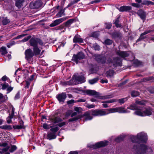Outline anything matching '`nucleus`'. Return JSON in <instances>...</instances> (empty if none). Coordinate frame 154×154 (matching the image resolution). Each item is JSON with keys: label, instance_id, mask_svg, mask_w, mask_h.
<instances>
[{"label": "nucleus", "instance_id": "f257e3e1", "mask_svg": "<svg viewBox=\"0 0 154 154\" xmlns=\"http://www.w3.org/2000/svg\"><path fill=\"white\" fill-rule=\"evenodd\" d=\"M131 140L133 142H140L141 143L139 147L134 146V149H138L142 153H145L147 152H152V148L147 146L144 143L147 139V134L144 132H141L137 134V137L134 136H131Z\"/></svg>", "mask_w": 154, "mask_h": 154}, {"label": "nucleus", "instance_id": "f03ea898", "mask_svg": "<svg viewBox=\"0 0 154 154\" xmlns=\"http://www.w3.org/2000/svg\"><path fill=\"white\" fill-rule=\"evenodd\" d=\"M127 109L132 110H136L134 114L141 116H149L151 115L152 110L151 109H147L144 110V108L143 107L139 106L136 104L131 105L127 107Z\"/></svg>", "mask_w": 154, "mask_h": 154}, {"label": "nucleus", "instance_id": "7ed1b4c3", "mask_svg": "<svg viewBox=\"0 0 154 154\" xmlns=\"http://www.w3.org/2000/svg\"><path fill=\"white\" fill-rule=\"evenodd\" d=\"M30 43L31 45L33 46V50L35 55L40 54L41 49L42 48L44 45L42 41L38 38H31L30 40Z\"/></svg>", "mask_w": 154, "mask_h": 154}, {"label": "nucleus", "instance_id": "20e7f679", "mask_svg": "<svg viewBox=\"0 0 154 154\" xmlns=\"http://www.w3.org/2000/svg\"><path fill=\"white\" fill-rule=\"evenodd\" d=\"M91 114L94 116H101L109 114L108 109H96L91 111Z\"/></svg>", "mask_w": 154, "mask_h": 154}, {"label": "nucleus", "instance_id": "39448f33", "mask_svg": "<svg viewBox=\"0 0 154 154\" xmlns=\"http://www.w3.org/2000/svg\"><path fill=\"white\" fill-rule=\"evenodd\" d=\"M109 114L118 112L119 113H129L130 111L128 109H125V108L122 107H117L114 108L108 109Z\"/></svg>", "mask_w": 154, "mask_h": 154}, {"label": "nucleus", "instance_id": "423d86ee", "mask_svg": "<svg viewBox=\"0 0 154 154\" xmlns=\"http://www.w3.org/2000/svg\"><path fill=\"white\" fill-rule=\"evenodd\" d=\"M84 93V94H86L88 95H94L97 98L99 99H103L105 98L104 97L101 96L100 93L93 90H87Z\"/></svg>", "mask_w": 154, "mask_h": 154}, {"label": "nucleus", "instance_id": "0eeeda50", "mask_svg": "<svg viewBox=\"0 0 154 154\" xmlns=\"http://www.w3.org/2000/svg\"><path fill=\"white\" fill-rule=\"evenodd\" d=\"M108 142V141H100L96 143L95 144H88V146L89 147L92 148L94 149H96L106 146L107 145Z\"/></svg>", "mask_w": 154, "mask_h": 154}, {"label": "nucleus", "instance_id": "6e6552de", "mask_svg": "<svg viewBox=\"0 0 154 154\" xmlns=\"http://www.w3.org/2000/svg\"><path fill=\"white\" fill-rule=\"evenodd\" d=\"M72 80L74 82L72 83L75 84L81 83L85 82V80L84 76L82 75L80 76H76L75 75H73Z\"/></svg>", "mask_w": 154, "mask_h": 154}, {"label": "nucleus", "instance_id": "1a4fd4ad", "mask_svg": "<svg viewBox=\"0 0 154 154\" xmlns=\"http://www.w3.org/2000/svg\"><path fill=\"white\" fill-rule=\"evenodd\" d=\"M57 113L53 114L50 118V120L51 122L54 124L58 123L62 121L63 119L61 118V116H58Z\"/></svg>", "mask_w": 154, "mask_h": 154}, {"label": "nucleus", "instance_id": "9d476101", "mask_svg": "<svg viewBox=\"0 0 154 154\" xmlns=\"http://www.w3.org/2000/svg\"><path fill=\"white\" fill-rule=\"evenodd\" d=\"M74 20L73 19H70L67 22H66L65 24H63L60 25V26H58L57 27V29H62L63 30L62 32H64L65 30V28L64 27L65 26H69L70 25L72 24Z\"/></svg>", "mask_w": 154, "mask_h": 154}, {"label": "nucleus", "instance_id": "9b49d317", "mask_svg": "<svg viewBox=\"0 0 154 154\" xmlns=\"http://www.w3.org/2000/svg\"><path fill=\"white\" fill-rule=\"evenodd\" d=\"M85 57V55L82 52H80L78 53L77 55H73L72 60L74 61L76 64H77L78 61L81 59L84 58Z\"/></svg>", "mask_w": 154, "mask_h": 154}, {"label": "nucleus", "instance_id": "f8f14e48", "mask_svg": "<svg viewBox=\"0 0 154 154\" xmlns=\"http://www.w3.org/2000/svg\"><path fill=\"white\" fill-rule=\"evenodd\" d=\"M56 97L60 103H63L66 97V94L65 93H62L57 95Z\"/></svg>", "mask_w": 154, "mask_h": 154}, {"label": "nucleus", "instance_id": "ddd939ff", "mask_svg": "<svg viewBox=\"0 0 154 154\" xmlns=\"http://www.w3.org/2000/svg\"><path fill=\"white\" fill-rule=\"evenodd\" d=\"M66 17H64L54 20L52 23L50 25L51 27H54L58 25L66 19Z\"/></svg>", "mask_w": 154, "mask_h": 154}, {"label": "nucleus", "instance_id": "4468645a", "mask_svg": "<svg viewBox=\"0 0 154 154\" xmlns=\"http://www.w3.org/2000/svg\"><path fill=\"white\" fill-rule=\"evenodd\" d=\"M42 2L41 1H38L34 2L31 3L30 7L32 9H38L41 6Z\"/></svg>", "mask_w": 154, "mask_h": 154}, {"label": "nucleus", "instance_id": "2eb2a0df", "mask_svg": "<svg viewBox=\"0 0 154 154\" xmlns=\"http://www.w3.org/2000/svg\"><path fill=\"white\" fill-rule=\"evenodd\" d=\"M1 85L2 86V90H4L7 89V94L11 92L13 88V87H11V86H9V84L6 82L2 84Z\"/></svg>", "mask_w": 154, "mask_h": 154}, {"label": "nucleus", "instance_id": "dca6fc26", "mask_svg": "<svg viewBox=\"0 0 154 154\" xmlns=\"http://www.w3.org/2000/svg\"><path fill=\"white\" fill-rule=\"evenodd\" d=\"M25 54L26 58L28 60L34 56V53L31 49H29L26 50Z\"/></svg>", "mask_w": 154, "mask_h": 154}, {"label": "nucleus", "instance_id": "f3484780", "mask_svg": "<svg viewBox=\"0 0 154 154\" xmlns=\"http://www.w3.org/2000/svg\"><path fill=\"white\" fill-rule=\"evenodd\" d=\"M117 54L121 57L124 58L128 57L130 54L131 52L129 51H119L117 52Z\"/></svg>", "mask_w": 154, "mask_h": 154}, {"label": "nucleus", "instance_id": "a211bd4d", "mask_svg": "<svg viewBox=\"0 0 154 154\" xmlns=\"http://www.w3.org/2000/svg\"><path fill=\"white\" fill-rule=\"evenodd\" d=\"M111 63L114 66H120L122 64L120 59L118 57L114 59L113 61Z\"/></svg>", "mask_w": 154, "mask_h": 154}, {"label": "nucleus", "instance_id": "6ab92c4d", "mask_svg": "<svg viewBox=\"0 0 154 154\" xmlns=\"http://www.w3.org/2000/svg\"><path fill=\"white\" fill-rule=\"evenodd\" d=\"M131 9V7L130 6H124L120 7L119 10L120 11L123 12L128 11Z\"/></svg>", "mask_w": 154, "mask_h": 154}, {"label": "nucleus", "instance_id": "aec40b11", "mask_svg": "<svg viewBox=\"0 0 154 154\" xmlns=\"http://www.w3.org/2000/svg\"><path fill=\"white\" fill-rule=\"evenodd\" d=\"M24 2V0H19L15 1V5L18 8H21L23 5V4Z\"/></svg>", "mask_w": 154, "mask_h": 154}, {"label": "nucleus", "instance_id": "412c9836", "mask_svg": "<svg viewBox=\"0 0 154 154\" xmlns=\"http://www.w3.org/2000/svg\"><path fill=\"white\" fill-rule=\"evenodd\" d=\"M96 60L99 63H103L105 62L106 58L104 57H102L100 55H98L96 58Z\"/></svg>", "mask_w": 154, "mask_h": 154}, {"label": "nucleus", "instance_id": "4be33fe9", "mask_svg": "<svg viewBox=\"0 0 154 154\" xmlns=\"http://www.w3.org/2000/svg\"><path fill=\"white\" fill-rule=\"evenodd\" d=\"M137 14L142 19H144L145 18L146 13L143 10H139L137 12Z\"/></svg>", "mask_w": 154, "mask_h": 154}, {"label": "nucleus", "instance_id": "5701e85b", "mask_svg": "<svg viewBox=\"0 0 154 154\" xmlns=\"http://www.w3.org/2000/svg\"><path fill=\"white\" fill-rule=\"evenodd\" d=\"M48 138L50 140L56 138V136L54 133L48 132L47 135Z\"/></svg>", "mask_w": 154, "mask_h": 154}, {"label": "nucleus", "instance_id": "b1692460", "mask_svg": "<svg viewBox=\"0 0 154 154\" xmlns=\"http://www.w3.org/2000/svg\"><path fill=\"white\" fill-rule=\"evenodd\" d=\"M90 113L89 112H86L84 113V116H86L85 119V120H91L92 119V117L90 115Z\"/></svg>", "mask_w": 154, "mask_h": 154}, {"label": "nucleus", "instance_id": "393cba45", "mask_svg": "<svg viewBox=\"0 0 154 154\" xmlns=\"http://www.w3.org/2000/svg\"><path fill=\"white\" fill-rule=\"evenodd\" d=\"M0 51L2 52V54L3 57H5V55L8 53L6 48L4 47H2L0 48Z\"/></svg>", "mask_w": 154, "mask_h": 154}, {"label": "nucleus", "instance_id": "a878e982", "mask_svg": "<svg viewBox=\"0 0 154 154\" xmlns=\"http://www.w3.org/2000/svg\"><path fill=\"white\" fill-rule=\"evenodd\" d=\"M65 8L64 9H61L60 11L56 15V16L57 17H60L61 16L64 15L65 14L64 13V11L65 10Z\"/></svg>", "mask_w": 154, "mask_h": 154}, {"label": "nucleus", "instance_id": "bb28decb", "mask_svg": "<svg viewBox=\"0 0 154 154\" xmlns=\"http://www.w3.org/2000/svg\"><path fill=\"white\" fill-rule=\"evenodd\" d=\"M73 41L74 42L82 43L83 42L82 39L76 36H75L74 37L73 39Z\"/></svg>", "mask_w": 154, "mask_h": 154}, {"label": "nucleus", "instance_id": "cd10ccee", "mask_svg": "<svg viewBox=\"0 0 154 154\" xmlns=\"http://www.w3.org/2000/svg\"><path fill=\"white\" fill-rule=\"evenodd\" d=\"M114 74V72L113 70H109L106 73V76L108 78L111 77L113 76Z\"/></svg>", "mask_w": 154, "mask_h": 154}, {"label": "nucleus", "instance_id": "c85d7f7f", "mask_svg": "<svg viewBox=\"0 0 154 154\" xmlns=\"http://www.w3.org/2000/svg\"><path fill=\"white\" fill-rule=\"evenodd\" d=\"M149 32H150L149 31H147L145 32H144L143 33H142L141 34V35H140V37L137 41V42L139 41L140 40H141L144 39L145 38V37L144 36V35H146V34L149 33Z\"/></svg>", "mask_w": 154, "mask_h": 154}, {"label": "nucleus", "instance_id": "c756f323", "mask_svg": "<svg viewBox=\"0 0 154 154\" xmlns=\"http://www.w3.org/2000/svg\"><path fill=\"white\" fill-rule=\"evenodd\" d=\"M0 128L5 130H9L12 129V127L10 125H5L0 126Z\"/></svg>", "mask_w": 154, "mask_h": 154}, {"label": "nucleus", "instance_id": "7c9ffc66", "mask_svg": "<svg viewBox=\"0 0 154 154\" xmlns=\"http://www.w3.org/2000/svg\"><path fill=\"white\" fill-rule=\"evenodd\" d=\"M98 80L99 79L98 78H95L93 79L89 80V82L90 84L92 85L96 83Z\"/></svg>", "mask_w": 154, "mask_h": 154}, {"label": "nucleus", "instance_id": "2f4dec72", "mask_svg": "<svg viewBox=\"0 0 154 154\" xmlns=\"http://www.w3.org/2000/svg\"><path fill=\"white\" fill-rule=\"evenodd\" d=\"M10 21L9 19L7 18L6 17L3 18V20H2V22L3 25H6Z\"/></svg>", "mask_w": 154, "mask_h": 154}, {"label": "nucleus", "instance_id": "473e14b6", "mask_svg": "<svg viewBox=\"0 0 154 154\" xmlns=\"http://www.w3.org/2000/svg\"><path fill=\"white\" fill-rule=\"evenodd\" d=\"M125 136L124 135H120V136L116 138L115 139V141L116 142H119L123 140Z\"/></svg>", "mask_w": 154, "mask_h": 154}, {"label": "nucleus", "instance_id": "72a5a7b5", "mask_svg": "<svg viewBox=\"0 0 154 154\" xmlns=\"http://www.w3.org/2000/svg\"><path fill=\"white\" fill-rule=\"evenodd\" d=\"M17 149V146L15 145H12L9 149V151L11 152H12L15 151Z\"/></svg>", "mask_w": 154, "mask_h": 154}, {"label": "nucleus", "instance_id": "f704fd0d", "mask_svg": "<svg viewBox=\"0 0 154 154\" xmlns=\"http://www.w3.org/2000/svg\"><path fill=\"white\" fill-rule=\"evenodd\" d=\"M74 110L75 111L79 113L81 112L82 111V109L79 107H74Z\"/></svg>", "mask_w": 154, "mask_h": 154}, {"label": "nucleus", "instance_id": "c9c22d12", "mask_svg": "<svg viewBox=\"0 0 154 154\" xmlns=\"http://www.w3.org/2000/svg\"><path fill=\"white\" fill-rule=\"evenodd\" d=\"M114 23L115 24L116 26L117 27H120L121 26L120 24L118 23L119 22V18H118L117 19H116L115 20H114Z\"/></svg>", "mask_w": 154, "mask_h": 154}, {"label": "nucleus", "instance_id": "e433bc0d", "mask_svg": "<svg viewBox=\"0 0 154 154\" xmlns=\"http://www.w3.org/2000/svg\"><path fill=\"white\" fill-rule=\"evenodd\" d=\"M128 99V97L124 98L122 99H119L118 100V101L120 103L122 104L125 103V102L127 101Z\"/></svg>", "mask_w": 154, "mask_h": 154}, {"label": "nucleus", "instance_id": "4c0bfd02", "mask_svg": "<svg viewBox=\"0 0 154 154\" xmlns=\"http://www.w3.org/2000/svg\"><path fill=\"white\" fill-rule=\"evenodd\" d=\"M139 94V93L137 91H133L131 93V95L132 97H135L138 96Z\"/></svg>", "mask_w": 154, "mask_h": 154}, {"label": "nucleus", "instance_id": "58836bf2", "mask_svg": "<svg viewBox=\"0 0 154 154\" xmlns=\"http://www.w3.org/2000/svg\"><path fill=\"white\" fill-rule=\"evenodd\" d=\"M146 103V102L144 100H137L136 101V103L137 104L143 105H144Z\"/></svg>", "mask_w": 154, "mask_h": 154}, {"label": "nucleus", "instance_id": "ea45409f", "mask_svg": "<svg viewBox=\"0 0 154 154\" xmlns=\"http://www.w3.org/2000/svg\"><path fill=\"white\" fill-rule=\"evenodd\" d=\"M72 111L71 110H67L66 113V117H67L69 116L72 112Z\"/></svg>", "mask_w": 154, "mask_h": 154}, {"label": "nucleus", "instance_id": "a19ab883", "mask_svg": "<svg viewBox=\"0 0 154 154\" xmlns=\"http://www.w3.org/2000/svg\"><path fill=\"white\" fill-rule=\"evenodd\" d=\"M42 127L44 129H48L50 128L51 126L50 125H48L46 123H44Z\"/></svg>", "mask_w": 154, "mask_h": 154}, {"label": "nucleus", "instance_id": "79ce46f5", "mask_svg": "<svg viewBox=\"0 0 154 154\" xmlns=\"http://www.w3.org/2000/svg\"><path fill=\"white\" fill-rule=\"evenodd\" d=\"M112 41L109 39H107L105 41V43L107 45H110L112 43Z\"/></svg>", "mask_w": 154, "mask_h": 154}, {"label": "nucleus", "instance_id": "37998d69", "mask_svg": "<svg viewBox=\"0 0 154 154\" xmlns=\"http://www.w3.org/2000/svg\"><path fill=\"white\" fill-rule=\"evenodd\" d=\"M58 129H59L58 127H56L51 128L50 129V130L52 132V133H55V132L58 131Z\"/></svg>", "mask_w": 154, "mask_h": 154}, {"label": "nucleus", "instance_id": "c03bdc74", "mask_svg": "<svg viewBox=\"0 0 154 154\" xmlns=\"http://www.w3.org/2000/svg\"><path fill=\"white\" fill-rule=\"evenodd\" d=\"M93 47L96 50H99L100 49L99 46L96 44H94L93 45Z\"/></svg>", "mask_w": 154, "mask_h": 154}, {"label": "nucleus", "instance_id": "a18cd8bd", "mask_svg": "<svg viewBox=\"0 0 154 154\" xmlns=\"http://www.w3.org/2000/svg\"><path fill=\"white\" fill-rule=\"evenodd\" d=\"M85 106L86 107L89 108V109H91L92 108H94L95 106V105L93 104H87Z\"/></svg>", "mask_w": 154, "mask_h": 154}, {"label": "nucleus", "instance_id": "49530a36", "mask_svg": "<svg viewBox=\"0 0 154 154\" xmlns=\"http://www.w3.org/2000/svg\"><path fill=\"white\" fill-rule=\"evenodd\" d=\"M31 38V36L30 35H29L27 37H25L23 39L22 41L23 42H26L28 40H29L30 38Z\"/></svg>", "mask_w": 154, "mask_h": 154}, {"label": "nucleus", "instance_id": "de8ad7c7", "mask_svg": "<svg viewBox=\"0 0 154 154\" xmlns=\"http://www.w3.org/2000/svg\"><path fill=\"white\" fill-rule=\"evenodd\" d=\"M131 5L135 7H136V8H139L140 7V5L138 4H137V3H132L131 4Z\"/></svg>", "mask_w": 154, "mask_h": 154}, {"label": "nucleus", "instance_id": "09e8293b", "mask_svg": "<svg viewBox=\"0 0 154 154\" xmlns=\"http://www.w3.org/2000/svg\"><path fill=\"white\" fill-rule=\"evenodd\" d=\"M112 26V24L111 23H106V28L109 29Z\"/></svg>", "mask_w": 154, "mask_h": 154}, {"label": "nucleus", "instance_id": "8fccbe9b", "mask_svg": "<svg viewBox=\"0 0 154 154\" xmlns=\"http://www.w3.org/2000/svg\"><path fill=\"white\" fill-rule=\"evenodd\" d=\"M98 36V33L97 32H93L92 34V36L94 38H96Z\"/></svg>", "mask_w": 154, "mask_h": 154}, {"label": "nucleus", "instance_id": "3c124183", "mask_svg": "<svg viewBox=\"0 0 154 154\" xmlns=\"http://www.w3.org/2000/svg\"><path fill=\"white\" fill-rule=\"evenodd\" d=\"M115 101H116V100L114 99H112L107 100V101H105V102H106V103H111Z\"/></svg>", "mask_w": 154, "mask_h": 154}, {"label": "nucleus", "instance_id": "603ef678", "mask_svg": "<svg viewBox=\"0 0 154 154\" xmlns=\"http://www.w3.org/2000/svg\"><path fill=\"white\" fill-rule=\"evenodd\" d=\"M5 59H8L9 60L11 58V55L10 54H8L7 56L5 55V57H4Z\"/></svg>", "mask_w": 154, "mask_h": 154}, {"label": "nucleus", "instance_id": "864d4df0", "mask_svg": "<svg viewBox=\"0 0 154 154\" xmlns=\"http://www.w3.org/2000/svg\"><path fill=\"white\" fill-rule=\"evenodd\" d=\"M14 110L13 109H12V112L11 114L9 116V117L11 118V119H12L13 117V116L14 115Z\"/></svg>", "mask_w": 154, "mask_h": 154}, {"label": "nucleus", "instance_id": "5fc2aeb1", "mask_svg": "<svg viewBox=\"0 0 154 154\" xmlns=\"http://www.w3.org/2000/svg\"><path fill=\"white\" fill-rule=\"evenodd\" d=\"M66 124V123L65 122H63L61 123H59L58 124V126L60 127H61Z\"/></svg>", "mask_w": 154, "mask_h": 154}, {"label": "nucleus", "instance_id": "6e6d98bb", "mask_svg": "<svg viewBox=\"0 0 154 154\" xmlns=\"http://www.w3.org/2000/svg\"><path fill=\"white\" fill-rule=\"evenodd\" d=\"M7 121L8 123H11V118L8 117L7 118Z\"/></svg>", "mask_w": 154, "mask_h": 154}, {"label": "nucleus", "instance_id": "4d7b16f0", "mask_svg": "<svg viewBox=\"0 0 154 154\" xmlns=\"http://www.w3.org/2000/svg\"><path fill=\"white\" fill-rule=\"evenodd\" d=\"M100 82L102 83H108V80L106 79H102L100 80Z\"/></svg>", "mask_w": 154, "mask_h": 154}, {"label": "nucleus", "instance_id": "13d9d810", "mask_svg": "<svg viewBox=\"0 0 154 154\" xmlns=\"http://www.w3.org/2000/svg\"><path fill=\"white\" fill-rule=\"evenodd\" d=\"M74 103V100L72 99L69 101H68L67 102V103L69 104H71Z\"/></svg>", "mask_w": 154, "mask_h": 154}, {"label": "nucleus", "instance_id": "bf43d9fd", "mask_svg": "<svg viewBox=\"0 0 154 154\" xmlns=\"http://www.w3.org/2000/svg\"><path fill=\"white\" fill-rule=\"evenodd\" d=\"M8 79V78L6 76H4L2 78V79L3 81H5L6 80H7Z\"/></svg>", "mask_w": 154, "mask_h": 154}, {"label": "nucleus", "instance_id": "052dcab7", "mask_svg": "<svg viewBox=\"0 0 154 154\" xmlns=\"http://www.w3.org/2000/svg\"><path fill=\"white\" fill-rule=\"evenodd\" d=\"M86 100L85 99H80L77 100V102H84Z\"/></svg>", "mask_w": 154, "mask_h": 154}, {"label": "nucleus", "instance_id": "680f3d73", "mask_svg": "<svg viewBox=\"0 0 154 154\" xmlns=\"http://www.w3.org/2000/svg\"><path fill=\"white\" fill-rule=\"evenodd\" d=\"M30 83L28 81L26 82V85L25 86V88H28L29 87V85Z\"/></svg>", "mask_w": 154, "mask_h": 154}, {"label": "nucleus", "instance_id": "e2e57ef3", "mask_svg": "<svg viewBox=\"0 0 154 154\" xmlns=\"http://www.w3.org/2000/svg\"><path fill=\"white\" fill-rule=\"evenodd\" d=\"M103 105L104 107L107 108L108 107L106 103L105 102H103Z\"/></svg>", "mask_w": 154, "mask_h": 154}, {"label": "nucleus", "instance_id": "0e129e2a", "mask_svg": "<svg viewBox=\"0 0 154 154\" xmlns=\"http://www.w3.org/2000/svg\"><path fill=\"white\" fill-rule=\"evenodd\" d=\"M143 5H148V1H143V2L142 4Z\"/></svg>", "mask_w": 154, "mask_h": 154}, {"label": "nucleus", "instance_id": "69168bd1", "mask_svg": "<svg viewBox=\"0 0 154 154\" xmlns=\"http://www.w3.org/2000/svg\"><path fill=\"white\" fill-rule=\"evenodd\" d=\"M100 2V0H95L92 2H91V4H93L94 3H98Z\"/></svg>", "mask_w": 154, "mask_h": 154}, {"label": "nucleus", "instance_id": "338daca9", "mask_svg": "<svg viewBox=\"0 0 154 154\" xmlns=\"http://www.w3.org/2000/svg\"><path fill=\"white\" fill-rule=\"evenodd\" d=\"M68 154H78V152L76 151H71Z\"/></svg>", "mask_w": 154, "mask_h": 154}, {"label": "nucleus", "instance_id": "774afa93", "mask_svg": "<svg viewBox=\"0 0 154 154\" xmlns=\"http://www.w3.org/2000/svg\"><path fill=\"white\" fill-rule=\"evenodd\" d=\"M16 128L18 129H20L23 128V126L22 125H17L16 126Z\"/></svg>", "mask_w": 154, "mask_h": 154}]
</instances>
